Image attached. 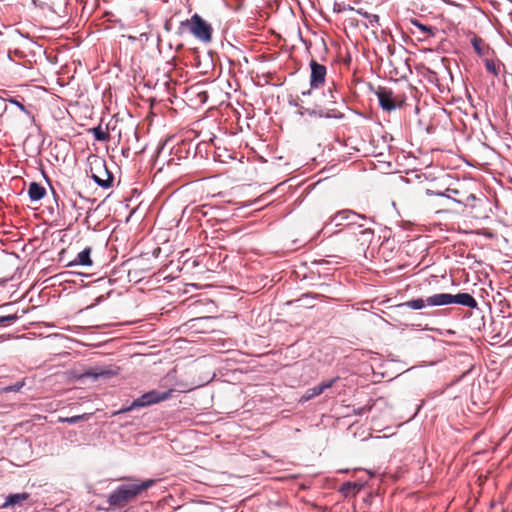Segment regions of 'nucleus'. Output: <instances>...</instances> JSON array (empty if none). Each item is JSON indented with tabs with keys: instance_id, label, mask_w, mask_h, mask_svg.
<instances>
[{
	"instance_id": "f257e3e1",
	"label": "nucleus",
	"mask_w": 512,
	"mask_h": 512,
	"mask_svg": "<svg viewBox=\"0 0 512 512\" xmlns=\"http://www.w3.org/2000/svg\"><path fill=\"white\" fill-rule=\"evenodd\" d=\"M154 479H146L139 483H126L119 485L108 496L110 506L124 508L136 500V498L155 484Z\"/></svg>"
},
{
	"instance_id": "f03ea898",
	"label": "nucleus",
	"mask_w": 512,
	"mask_h": 512,
	"mask_svg": "<svg viewBox=\"0 0 512 512\" xmlns=\"http://www.w3.org/2000/svg\"><path fill=\"white\" fill-rule=\"evenodd\" d=\"M429 306H444L449 304H459L469 308H477L478 303L474 297L468 293H458L452 295L449 293H439L427 297Z\"/></svg>"
},
{
	"instance_id": "7ed1b4c3",
	"label": "nucleus",
	"mask_w": 512,
	"mask_h": 512,
	"mask_svg": "<svg viewBox=\"0 0 512 512\" xmlns=\"http://www.w3.org/2000/svg\"><path fill=\"white\" fill-rule=\"evenodd\" d=\"M181 26L186 27L196 39L203 43H210L212 40V26L198 14L182 21Z\"/></svg>"
},
{
	"instance_id": "20e7f679",
	"label": "nucleus",
	"mask_w": 512,
	"mask_h": 512,
	"mask_svg": "<svg viewBox=\"0 0 512 512\" xmlns=\"http://www.w3.org/2000/svg\"><path fill=\"white\" fill-rule=\"evenodd\" d=\"M172 390L167 391H158L151 390L149 392L144 393L139 398L135 399L129 406L121 408L117 413H125L129 412L133 409L150 406L161 401H165L170 398Z\"/></svg>"
},
{
	"instance_id": "39448f33",
	"label": "nucleus",
	"mask_w": 512,
	"mask_h": 512,
	"mask_svg": "<svg viewBox=\"0 0 512 512\" xmlns=\"http://www.w3.org/2000/svg\"><path fill=\"white\" fill-rule=\"evenodd\" d=\"M91 177L102 188H109L113 183V175L108 171L103 160H95L91 166Z\"/></svg>"
},
{
	"instance_id": "423d86ee",
	"label": "nucleus",
	"mask_w": 512,
	"mask_h": 512,
	"mask_svg": "<svg viewBox=\"0 0 512 512\" xmlns=\"http://www.w3.org/2000/svg\"><path fill=\"white\" fill-rule=\"evenodd\" d=\"M357 219H366L363 214H358L350 209H344L338 211L331 217V222H334L336 226L346 224L348 227H353L357 224Z\"/></svg>"
},
{
	"instance_id": "0eeeda50",
	"label": "nucleus",
	"mask_w": 512,
	"mask_h": 512,
	"mask_svg": "<svg viewBox=\"0 0 512 512\" xmlns=\"http://www.w3.org/2000/svg\"><path fill=\"white\" fill-rule=\"evenodd\" d=\"M311 79L310 85L312 88H318L323 85L326 77V67L319 64L316 60L312 59L310 62Z\"/></svg>"
},
{
	"instance_id": "6e6552de",
	"label": "nucleus",
	"mask_w": 512,
	"mask_h": 512,
	"mask_svg": "<svg viewBox=\"0 0 512 512\" xmlns=\"http://www.w3.org/2000/svg\"><path fill=\"white\" fill-rule=\"evenodd\" d=\"M483 63L486 71L495 77H498L505 72V65L495 55H489L484 58Z\"/></svg>"
},
{
	"instance_id": "1a4fd4ad",
	"label": "nucleus",
	"mask_w": 512,
	"mask_h": 512,
	"mask_svg": "<svg viewBox=\"0 0 512 512\" xmlns=\"http://www.w3.org/2000/svg\"><path fill=\"white\" fill-rule=\"evenodd\" d=\"M470 42L474 48V51L479 57L484 59L489 55L494 56V50L488 44H486L481 37L474 34Z\"/></svg>"
},
{
	"instance_id": "9d476101",
	"label": "nucleus",
	"mask_w": 512,
	"mask_h": 512,
	"mask_svg": "<svg viewBox=\"0 0 512 512\" xmlns=\"http://www.w3.org/2000/svg\"><path fill=\"white\" fill-rule=\"evenodd\" d=\"M361 224L357 225L358 232H353L357 237V241L360 243V246L365 249L367 248L374 238V231L370 228H362Z\"/></svg>"
},
{
	"instance_id": "9b49d317",
	"label": "nucleus",
	"mask_w": 512,
	"mask_h": 512,
	"mask_svg": "<svg viewBox=\"0 0 512 512\" xmlns=\"http://www.w3.org/2000/svg\"><path fill=\"white\" fill-rule=\"evenodd\" d=\"M90 254H91V248L90 247H87L85 248L83 251H81L77 257L69 262L67 264L68 267H73V266H92L93 262H92V259L90 257Z\"/></svg>"
},
{
	"instance_id": "f8f14e48",
	"label": "nucleus",
	"mask_w": 512,
	"mask_h": 512,
	"mask_svg": "<svg viewBox=\"0 0 512 512\" xmlns=\"http://www.w3.org/2000/svg\"><path fill=\"white\" fill-rule=\"evenodd\" d=\"M29 498L28 493H16V494H9L5 501L1 504L2 508H8L15 505H21L24 501H26Z\"/></svg>"
},
{
	"instance_id": "ddd939ff",
	"label": "nucleus",
	"mask_w": 512,
	"mask_h": 512,
	"mask_svg": "<svg viewBox=\"0 0 512 512\" xmlns=\"http://www.w3.org/2000/svg\"><path fill=\"white\" fill-rule=\"evenodd\" d=\"M46 194V190L43 186L36 182H32L28 188V195L32 202L41 200Z\"/></svg>"
},
{
	"instance_id": "4468645a",
	"label": "nucleus",
	"mask_w": 512,
	"mask_h": 512,
	"mask_svg": "<svg viewBox=\"0 0 512 512\" xmlns=\"http://www.w3.org/2000/svg\"><path fill=\"white\" fill-rule=\"evenodd\" d=\"M399 98H378L380 107L385 111H392L397 107H402L403 101H397Z\"/></svg>"
},
{
	"instance_id": "2eb2a0df",
	"label": "nucleus",
	"mask_w": 512,
	"mask_h": 512,
	"mask_svg": "<svg viewBox=\"0 0 512 512\" xmlns=\"http://www.w3.org/2000/svg\"><path fill=\"white\" fill-rule=\"evenodd\" d=\"M426 194L428 196H441V197H446L448 199H451L453 200L454 202L458 203V204H463V201L462 200H459V199H455L453 198L452 195H457L459 194V191L457 189H452V188H447L444 192H435V191H432V190H427L426 191Z\"/></svg>"
},
{
	"instance_id": "dca6fc26",
	"label": "nucleus",
	"mask_w": 512,
	"mask_h": 512,
	"mask_svg": "<svg viewBox=\"0 0 512 512\" xmlns=\"http://www.w3.org/2000/svg\"><path fill=\"white\" fill-rule=\"evenodd\" d=\"M425 306H429L428 302H427V298L426 299H422V298L412 299V300H409V301L399 304L397 307H399V308L406 307V308H410L413 310H420V309L424 308Z\"/></svg>"
},
{
	"instance_id": "f3484780",
	"label": "nucleus",
	"mask_w": 512,
	"mask_h": 512,
	"mask_svg": "<svg viewBox=\"0 0 512 512\" xmlns=\"http://www.w3.org/2000/svg\"><path fill=\"white\" fill-rule=\"evenodd\" d=\"M412 24L417 27L425 36L433 37L436 32V28L422 24L418 20H413Z\"/></svg>"
},
{
	"instance_id": "a211bd4d",
	"label": "nucleus",
	"mask_w": 512,
	"mask_h": 512,
	"mask_svg": "<svg viewBox=\"0 0 512 512\" xmlns=\"http://www.w3.org/2000/svg\"><path fill=\"white\" fill-rule=\"evenodd\" d=\"M91 414L84 413L81 415H76L72 417H60L59 421L63 423H69V424H76L80 421L88 420L90 418Z\"/></svg>"
},
{
	"instance_id": "6ab92c4d",
	"label": "nucleus",
	"mask_w": 512,
	"mask_h": 512,
	"mask_svg": "<svg viewBox=\"0 0 512 512\" xmlns=\"http://www.w3.org/2000/svg\"><path fill=\"white\" fill-rule=\"evenodd\" d=\"M91 132L94 135V138L97 141H107L109 139V133L104 131L100 125L91 129Z\"/></svg>"
},
{
	"instance_id": "aec40b11",
	"label": "nucleus",
	"mask_w": 512,
	"mask_h": 512,
	"mask_svg": "<svg viewBox=\"0 0 512 512\" xmlns=\"http://www.w3.org/2000/svg\"><path fill=\"white\" fill-rule=\"evenodd\" d=\"M19 319L17 314L0 316V327H6L14 324Z\"/></svg>"
},
{
	"instance_id": "412c9836",
	"label": "nucleus",
	"mask_w": 512,
	"mask_h": 512,
	"mask_svg": "<svg viewBox=\"0 0 512 512\" xmlns=\"http://www.w3.org/2000/svg\"><path fill=\"white\" fill-rule=\"evenodd\" d=\"M358 13L368 20L370 26H372V27L379 26L380 18L378 15L371 14L368 12H361L360 10L358 11Z\"/></svg>"
},
{
	"instance_id": "4be33fe9",
	"label": "nucleus",
	"mask_w": 512,
	"mask_h": 512,
	"mask_svg": "<svg viewBox=\"0 0 512 512\" xmlns=\"http://www.w3.org/2000/svg\"><path fill=\"white\" fill-rule=\"evenodd\" d=\"M322 394L321 393V388H319V386H315V387H312L310 389H308L305 394L302 396V400L303 401H308L318 395Z\"/></svg>"
},
{
	"instance_id": "5701e85b",
	"label": "nucleus",
	"mask_w": 512,
	"mask_h": 512,
	"mask_svg": "<svg viewBox=\"0 0 512 512\" xmlns=\"http://www.w3.org/2000/svg\"><path fill=\"white\" fill-rule=\"evenodd\" d=\"M167 102L171 104L172 109H183L184 108V98H167Z\"/></svg>"
},
{
	"instance_id": "b1692460",
	"label": "nucleus",
	"mask_w": 512,
	"mask_h": 512,
	"mask_svg": "<svg viewBox=\"0 0 512 512\" xmlns=\"http://www.w3.org/2000/svg\"><path fill=\"white\" fill-rule=\"evenodd\" d=\"M338 378H333L327 381H323L318 386L321 388V393H323L326 389L331 388L333 384L337 381Z\"/></svg>"
},
{
	"instance_id": "393cba45",
	"label": "nucleus",
	"mask_w": 512,
	"mask_h": 512,
	"mask_svg": "<svg viewBox=\"0 0 512 512\" xmlns=\"http://www.w3.org/2000/svg\"><path fill=\"white\" fill-rule=\"evenodd\" d=\"M44 92V89L40 86H32L27 90V93L30 96H41V94Z\"/></svg>"
},
{
	"instance_id": "a878e982",
	"label": "nucleus",
	"mask_w": 512,
	"mask_h": 512,
	"mask_svg": "<svg viewBox=\"0 0 512 512\" xmlns=\"http://www.w3.org/2000/svg\"><path fill=\"white\" fill-rule=\"evenodd\" d=\"M352 489H359L358 485L355 484V483H351V482H346L342 485V488H341V491L344 492V493H348L350 490Z\"/></svg>"
},
{
	"instance_id": "bb28decb",
	"label": "nucleus",
	"mask_w": 512,
	"mask_h": 512,
	"mask_svg": "<svg viewBox=\"0 0 512 512\" xmlns=\"http://www.w3.org/2000/svg\"><path fill=\"white\" fill-rule=\"evenodd\" d=\"M299 113L301 115H304V114H309V115H319V116H324V114L322 113V111L320 112H317L316 110H310L309 108H303V107H300L299 109Z\"/></svg>"
},
{
	"instance_id": "cd10ccee",
	"label": "nucleus",
	"mask_w": 512,
	"mask_h": 512,
	"mask_svg": "<svg viewBox=\"0 0 512 512\" xmlns=\"http://www.w3.org/2000/svg\"><path fill=\"white\" fill-rule=\"evenodd\" d=\"M24 386V382H17L11 386L5 388L6 391L9 392H18Z\"/></svg>"
},
{
	"instance_id": "c85d7f7f",
	"label": "nucleus",
	"mask_w": 512,
	"mask_h": 512,
	"mask_svg": "<svg viewBox=\"0 0 512 512\" xmlns=\"http://www.w3.org/2000/svg\"><path fill=\"white\" fill-rule=\"evenodd\" d=\"M9 101L12 104L16 105L17 107H19L22 111L26 112V109H25L24 105L21 104L20 102H18L17 100H15L14 98H10Z\"/></svg>"
},
{
	"instance_id": "c756f323",
	"label": "nucleus",
	"mask_w": 512,
	"mask_h": 512,
	"mask_svg": "<svg viewBox=\"0 0 512 512\" xmlns=\"http://www.w3.org/2000/svg\"><path fill=\"white\" fill-rule=\"evenodd\" d=\"M333 91H335L336 93L340 92V90L335 86L334 83H333V87H329V93H333Z\"/></svg>"
},
{
	"instance_id": "7c9ffc66",
	"label": "nucleus",
	"mask_w": 512,
	"mask_h": 512,
	"mask_svg": "<svg viewBox=\"0 0 512 512\" xmlns=\"http://www.w3.org/2000/svg\"><path fill=\"white\" fill-rule=\"evenodd\" d=\"M333 91H335L336 93L340 92V90L335 86L334 83H333V87H329V93H333Z\"/></svg>"
},
{
	"instance_id": "2f4dec72",
	"label": "nucleus",
	"mask_w": 512,
	"mask_h": 512,
	"mask_svg": "<svg viewBox=\"0 0 512 512\" xmlns=\"http://www.w3.org/2000/svg\"><path fill=\"white\" fill-rule=\"evenodd\" d=\"M289 104L298 107L299 104L294 98L289 99Z\"/></svg>"
},
{
	"instance_id": "473e14b6",
	"label": "nucleus",
	"mask_w": 512,
	"mask_h": 512,
	"mask_svg": "<svg viewBox=\"0 0 512 512\" xmlns=\"http://www.w3.org/2000/svg\"><path fill=\"white\" fill-rule=\"evenodd\" d=\"M414 99L417 100V103L415 105V111H416V113H418L419 112V106H418L419 98H414Z\"/></svg>"
},
{
	"instance_id": "72a5a7b5",
	"label": "nucleus",
	"mask_w": 512,
	"mask_h": 512,
	"mask_svg": "<svg viewBox=\"0 0 512 512\" xmlns=\"http://www.w3.org/2000/svg\"><path fill=\"white\" fill-rule=\"evenodd\" d=\"M376 96L381 97V96H388V95L386 93L380 91V92H376Z\"/></svg>"
},
{
	"instance_id": "f704fd0d",
	"label": "nucleus",
	"mask_w": 512,
	"mask_h": 512,
	"mask_svg": "<svg viewBox=\"0 0 512 512\" xmlns=\"http://www.w3.org/2000/svg\"><path fill=\"white\" fill-rule=\"evenodd\" d=\"M467 199L468 200H475V195L474 194H469Z\"/></svg>"
},
{
	"instance_id": "c9c22d12",
	"label": "nucleus",
	"mask_w": 512,
	"mask_h": 512,
	"mask_svg": "<svg viewBox=\"0 0 512 512\" xmlns=\"http://www.w3.org/2000/svg\"><path fill=\"white\" fill-rule=\"evenodd\" d=\"M197 96H199V97L207 96V93H206L205 91H203V92H199V93L197 94Z\"/></svg>"
},
{
	"instance_id": "e433bc0d",
	"label": "nucleus",
	"mask_w": 512,
	"mask_h": 512,
	"mask_svg": "<svg viewBox=\"0 0 512 512\" xmlns=\"http://www.w3.org/2000/svg\"><path fill=\"white\" fill-rule=\"evenodd\" d=\"M10 305H11V304H4V305L0 306V309L6 308V307H8V306H10Z\"/></svg>"
},
{
	"instance_id": "4c0bfd02",
	"label": "nucleus",
	"mask_w": 512,
	"mask_h": 512,
	"mask_svg": "<svg viewBox=\"0 0 512 512\" xmlns=\"http://www.w3.org/2000/svg\"><path fill=\"white\" fill-rule=\"evenodd\" d=\"M2 100L1 104H4L5 103V100H7V98H0Z\"/></svg>"
},
{
	"instance_id": "58836bf2",
	"label": "nucleus",
	"mask_w": 512,
	"mask_h": 512,
	"mask_svg": "<svg viewBox=\"0 0 512 512\" xmlns=\"http://www.w3.org/2000/svg\"><path fill=\"white\" fill-rule=\"evenodd\" d=\"M103 375H105V372H101V373L97 374L96 376H103Z\"/></svg>"
},
{
	"instance_id": "ea45409f",
	"label": "nucleus",
	"mask_w": 512,
	"mask_h": 512,
	"mask_svg": "<svg viewBox=\"0 0 512 512\" xmlns=\"http://www.w3.org/2000/svg\"><path fill=\"white\" fill-rule=\"evenodd\" d=\"M503 78H504V81L506 82L507 81V76L503 75Z\"/></svg>"
},
{
	"instance_id": "a19ab883",
	"label": "nucleus",
	"mask_w": 512,
	"mask_h": 512,
	"mask_svg": "<svg viewBox=\"0 0 512 512\" xmlns=\"http://www.w3.org/2000/svg\"><path fill=\"white\" fill-rule=\"evenodd\" d=\"M453 100H461L462 98L461 97H458V98H452Z\"/></svg>"
},
{
	"instance_id": "79ce46f5",
	"label": "nucleus",
	"mask_w": 512,
	"mask_h": 512,
	"mask_svg": "<svg viewBox=\"0 0 512 512\" xmlns=\"http://www.w3.org/2000/svg\"><path fill=\"white\" fill-rule=\"evenodd\" d=\"M207 100V97H204V100H201V103H204Z\"/></svg>"
}]
</instances>
